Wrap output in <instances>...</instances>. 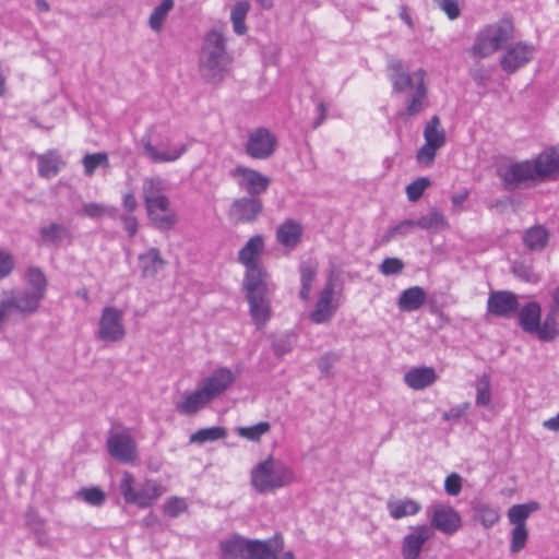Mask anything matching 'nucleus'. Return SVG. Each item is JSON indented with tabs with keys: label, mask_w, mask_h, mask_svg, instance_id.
Segmentation results:
<instances>
[{
	"label": "nucleus",
	"mask_w": 559,
	"mask_h": 559,
	"mask_svg": "<svg viewBox=\"0 0 559 559\" xmlns=\"http://www.w3.org/2000/svg\"><path fill=\"white\" fill-rule=\"evenodd\" d=\"M263 250V237L254 235L238 252V261L246 267L242 288L252 321L258 328L263 326L271 317L270 296L272 289L267 282L269 274L259 263Z\"/></svg>",
	"instance_id": "obj_1"
},
{
	"label": "nucleus",
	"mask_w": 559,
	"mask_h": 559,
	"mask_svg": "<svg viewBox=\"0 0 559 559\" xmlns=\"http://www.w3.org/2000/svg\"><path fill=\"white\" fill-rule=\"evenodd\" d=\"M388 72L394 93H403L409 90L405 110L401 112V116L411 118L423 111L427 100L426 72L418 69L409 73L403 61L394 57L388 58Z\"/></svg>",
	"instance_id": "obj_2"
},
{
	"label": "nucleus",
	"mask_w": 559,
	"mask_h": 559,
	"mask_svg": "<svg viewBox=\"0 0 559 559\" xmlns=\"http://www.w3.org/2000/svg\"><path fill=\"white\" fill-rule=\"evenodd\" d=\"M559 167V155L555 148L546 151L534 160L513 163L499 170L503 187L513 191L526 183H536L545 180Z\"/></svg>",
	"instance_id": "obj_3"
},
{
	"label": "nucleus",
	"mask_w": 559,
	"mask_h": 559,
	"mask_svg": "<svg viewBox=\"0 0 559 559\" xmlns=\"http://www.w3.org/2000/svg\"><path fill=\"white\" fill-rule=\"evenodd\" d=\"M231 58L226 50V37L222 29L212 28L204 37L199 67L201 76L209 83H221L228 71Z\"/></svg>",
	"instance_id": "obj_4"
},
{
	"label": "nucleus",
	"mask_w": 559,
	"mask_h": 559,
	"mask_svg": "<svg viewBox=\"0 0 559 559\" xmlns=\"http://www.w3.org/2000/svg\"><path fill=\"white\" fill-rule=\"evenodd\" d=\"M168 183L162 177H146L142 185V195L147 216L154 227L169 230L177 224V214L171 210L166 195Z\"/></svg>",
	"instance_id": "obj_5"
},
{
	"label": "nucleus",
	"mask_w": 559,
	"mask_h": 559,
	"mask_svg": "<svg viewBox=\"0 0 559 559\" xmlns=\"http://www.w3.org/2000/svg\"><path fill=\"white\" fill-rule=\"evenodd\" d=\"M283 549L281 534L265 540L234 537L221 543L223 559H275Z\"/></svg>",
	"instance_id": "obj_6"
},
{
	"label": "nucleus",
	"mask_w": 559,
	"mask_h": 559,
	"mask_svg": "<svg viewBox=\"0 0 559 559\" xmlns=\"http://www.w3.org/2000/svg\"><path fill=\"white\" fill-rule=\"evenodd\" d=\"M554 308L542 323L540 306L536 301H530L519 307L518 321L521 329L528 334H534L543 342L552 341L557 336L556 309L559 307V288L552 292Z\"/></svg>",
	"instance_id": "obj_7"
},
{
	"label": "nucleus",
	"mask_w": 559,
	"mask_h": 559,
	"mask_svg": "<svg viewBox=\"0 0 559 559\" xmlns=\"http://www.w3.org/2000/svg\"><path fill=\"white\" fill-rule=\"evenodd\" d=\"M294 471L282 461L269 456L251 471V486L259 493L271 492L294 481Z\"/></svg>",
	"instance_id": "obj_8"
},
{
	"label": "nucleus",
	"mask_w": 559,
	"mask_h": 559,
	"mask_svg": "<svg viewBox=\"0 0 559 559\" xmlns=\"http://www.w3.org/2000/svg\"><path fill=\"white\" fill-rule=\"evenodd\" d=\"M119 492L127 503L145 509L153 506L166 492V488L154 479L136 483L130 472H124L119 484Z\"/></svg>",
	"instance_id": "obj_9"
},
{
	"label": "nucleus",
	"mask_w": 559,
	"mask_h": 559,
	"mask_svg": "<svg viewBox=\"0 0 559 559\" xmlns=\"http://www.w3.org/2000/svg\"><path fill=\"white\" fill-rule=\"evenodd\" d=\"M512 37L513 23L511 19L503 17L487 25L477 34L471 52L474 57L486 58L498 51Z\"/></svg>",
	"instance_id": "obj_10"
},
{
	"label": "nucleus",
	"mask_w": 559,
	"mask_h": 559,
	"mask_svg": "<svg viewBox=\"0 0 559 559\" xmlns=\"http://www.w3.org/2000/svg\"><path fill=\"white\" fill-rule=\"evenodd\" d=\"M342 304V293L336 289V275L331 271L324 286L318 294L309 320L314 324H326L334 318Z\"/></svg>",
	"instance_id": "obj_11"
},
{
	"label": "nucleus",
	"mask_w": 559,
	"mask_h": 559,
	"mask_svg": "<svg viewBox=\"0 0 559 559\" xmlns=\"http://www.w3.org/2000/svg\"><path fill=\"white\" fill-rule=\"evenodd\" d=\"M140 144L142 146L143 156L154 164L174 163L180 159L189 148V144L187 143L171 144L169 141H162L157 145H154L150 134L143 135L140 140Z\"/></svg>",
	"instance_id": "obj_12"
},
{
	"label": "nucleus",
	"mask_w": 559,
	"mask_h": 559,
	"mask_svg": "<svg viewBox=\"0 0 559 559\" xmlns=\"http://www.w3.org/2000/svg\"><path fill=\"white\" fill-rule=\"evenodd\" d=\"M124 336L123 311L111 306L105 307L98 322L97 338L116 343L122 341Z\"/></svg>",
	"instance_id": "obj_13"
},
{
	"label": "nucleus",
	"mask_w": 559,
	"mask_h": 559,
	"mask_svg": "<svg viewBox=\"0 0 559 559\" xmlns=\"http://www.w3.org/2000/svg\"><path fill=\"white\" fill-rule=\"evenodd\" d=\"M427 513L431 530L436 528L445 535H453L462 527V518L451 506L433 504L428 508Z\"/></svg>",
	"instance_id": "obj_14"
},
{
	"label": "nucleus",
	"mask_w": 559,
	"mask_h": 559,
	"mask_svg": "<svg viewBox=\"0 0 559 559\" xmlns=\"http://www.w3.org/2000/svg\"><path fill=\"white\" fill-rule=\"evenodd\" d=\"M276 144L275 134L261 127L249 133L245 150L254 159H267L275 152Z\"/></svg>",
	"instance_id": "obj_15"
},
{
	"label": "nucleus",
	"mask_w": 559,
	"mask_h": 559,
	"mask_svg": "<svg viewBox=\"0 0 559 559\" xmlns=\"http://www.w3.org/2000/svg\"><path fill=\"white\" fill-rule=\"evenodd\" d=\"M230 176L249 197L253 198H258V195L264 193L271 183L267 176L246 166L235 167L230 170Z\"/></svg>",
	"instance_id": "obj_16"
},
{
	"label": "nucleus",
	"mask_w": 559,
	"mask_h": 559,
	"mask_svg": "<svg viewBox=\"0 0 559 559\" xmlns=\"http://www.w3.org/2000/svg\"><path fill=\"white\" fill-rule=\"evenodd\" d=\"M1 297L9 302L11 313L15 312L24 317L35 313L44 298L29 289H12L2 292Z\"/></svg>",
	"instance_id": "obj_17"
},
{
	"label": "nucleus",
	"mask_w": 559,
	"mask_h": 559,
	"mask_svg": "<svg viewBox=\"0 0 559 559\" xmlns=\"http://www.w3.org/2000/svg\"><path fill=\"white\" fill-rule=\"evenodd\" d=\"M535 53L533 45L520 41L515 45L507 47L500 59L501 69L508 74H512L520 68L528 63Z\"/></svg>",
	"instance_id": "obj_18"
},
{
	"label": "nucleus",
	"mask_w": 559,
	"mask_h": 559,
	"mask_svg": "<svg viewBox=\"0 0 559 559\" xmlns=\"http://www.w3.org/2000/svg\"><path fill=\"white\" fill-rule=\"evenodd\" d=\"M433 536V531L426 524L411 527L402 540L403 559H418L426 542Z\"/></svg>",
	"instance_id": "obj_19"
},
{
	"label": "nucleus",
	"mask_w": 559,
	"mask_h": 559,
	"mask_svg": "<svg viewBox=\"0 0 559 559\" xmlns=\"http://www.w3.org/2000/svg\"><path fill=\"white\" fill-rule=\"evenodd\" d=\"M262 210L263 204L259 198L242 197L233 202L229 210V217L237 224L252 223L257 221Z\"/></svg>",
	"instance_id": "obj_20"
},
{
	"label": "nucleus",
	"mask_w": 559,
	"mask_h": 559,
	"mask_svg": "<svg viewBox=\"0 0 559 559\" xmlns=\"http://www.w3.org/2000/svg\"><path fill=\"white\" fill-rule=\"evenodd\" d=\"M519 309L518 296L509 290H497L489 294L487 311L496 317L511 318Z\"/></svg>",
	"instance_id": "obj_21"
},
{
	"label": "nucleus",
	"mask_w": 559,
	"mask_h": 559,
	"mask_svg": "<svg viewBox=\"0 0 559 559\" xmlns=\"http://www.w3.org/2000/svg\"><path fill=\"white\" fill-rule=\"evenodd\" d=\"M236 380L234 372L226 368L221 367L213 371V373L200 382L201 389L210 397L211 401L223 394Z\"/></svg>",
	"instance_id": "obj_22"
},
{
	"label": "nucleus",
	"mask_w": 559,
	"mask_h": 559,
	"mask_svg": "<svg viewBox=\"0 0 559 559\" xmlns=\"http://www.w3.org/2000/svg\"><path fill=\"white\" fill-rule=\"evenodd\" d=\"M109 454L119 462L129 463L135 459L136 448L127 433H114L107 440Z\"/></svg>",
	"instance_id": "obj_23"
},
{
	"label": "nucleus",
	"mask_w": 559,
	"mask_h": 559,
	"mask_svg": "<svg viewBox=\"0 0 559 559\" xmlns=\"http://www.w3.org/2000/svg\"><path fill=\"white\" fill-rule=\"evenodd\" d=\"M139 267L144 278H154L166 266L167 261L157 248H150L139 254Z\"/></svg>",
	"instance_id": "obj_24"
},
{
	"label": "nucleus",
	"mask_w": 559,
	"mask_h": 559,
	"mask_svg": "<svg viewBox=\"0 0 559 559\" xmlns=\"http://www.w3.org/2000/svg\"><path fill=\"white\" fill-rule=\"evenodd\" d=\"M38 242L43 246H60L63 241L70 242L72 239L71 229L59 223H49L38 230Z\"/></svg>",
	"instance_id": "obj_25"
},
{
	"label": "nucleus",
	"mask_w": 559,
	"mask_h": 559,
	"mask_svg": "<svg viewBox=\"0 0 559 559\" xmlns=\"http://www.w3.org/2000/svg\"><path fill=\"white\" fill-rule=\"evenodd\" d=\"M210 402V397L199 385L195 391L183 394L182 401L176 404V409L181 415L192 416L204 408Z\"/></svg>",
	"instance_id": "obj_26"
},
{
	"label": "nucleus",
	"mask_w": 559,
	"mask_h": 559,
	"mask_svg": "<svg viewBox=\"0 0 559 559\" xmlns=\"http://www.w3.org/2000/svg\"><path fill=\"white\" fill-rule=\"evenodd\" d=\"M38 175L45 179L56 177L64 167L66 163L57 150H49L44 154L37 155Z\"/></svg>",
	"instance_id": "obj_27"
},
{
	"label": "nucleus",
	"mask_w": 559,
	"mask_h": 559,
	"mask_svg": "<svg viewBox=\"0 0 559 559\" xmlns=\"http://www.w3.org/2000/svg\"><path fill=\"white\" fill-rule=\"evenodd\" d=\"M437 380V373L432 367H416L404 376V382L414 390H424Z\"/></svg>",
	"instance_id": "obj_28"
},
{
	"label": "nucleus",
	"mask_w": 559,
	"mask_h": 559,
	"mask_svg": "<svg viewBox=\"0 0 559 559\" xmlns=\"http://www.w3.org/2000/svg\"><path fill=\"white\" fill-rule=\"evenodd\" d=\"M302 226L295 219H286L277 227L276 239L286 248H295L301 240Z\"/></svg>",
	"instance_id": "obj_29"
},
{
	"label": "nucleus",
	"mask_w": 559,
	"mask_h": 559,
	"mask_svg": "<svg viewBox=\"0 0 559 559\" xmlns=\"http://www.w3.org/2000/svg\"><path fill=\"white\" fill-rule=\"evenodd\" d=\"M426 301V292L420 286H412L404 289L397 300L401 311L413 312L420 309Z\"/></svg>",
	"instance_id": "obj_30"
},
{
	"label": "nucleus",
	"mask_w": 559,
	"mask_h": 559,
	"mask_svg": "<svg viewBox=\"0 0 559 559\" xmlns=\"http://www.w3.org/2000/svg\"><path fill=\"white\" fill-rule=\"evenodd\" d=\"M386 508L391 518L394 520L415 515L421 510L420 503L411 498L390 500L388 501Z\"/></svg>",
	"instance_id": "obj_31"
},
{
	"label": "nucleus",
	"mask_w": 559,
	"mask_h": 559,
	"mask_svg": "<svg viewBox=\"0 0 559 559\" xmlns=\"http://www.w3.org/2000/svg\"><path fill=\"white\" fill-rule=\"evenodd\" d=\"M425 143L440 150L445 144V132L438 116H432L424 129Z\"/></svg>",
	"instance_id": "obj_32"
},
{
	"label": "nucleus",
	"mask_w": 559,
	"mask_h": 559,
	"mask_svg": "<svg viewBox=\"0 0 559 559\" xmlns=\"http://www.w3.org/2000/svg\"><path fill=\"white\" fill-rule=\"evenodd\" d=\"M415 224L424 230L440 231L449 227L445 216L436 207H431L428 214L420 216Z\"/></svg>",
	"instance_id": "obj_33"
},
{
	"label": "nucleus",
	"mask_w": 559,
	"mask_h": 559,
	"mask_svg": "<svg viewBox=\"0 0 559 559\" xmlns=\"http://www.w3.org/2000/svg\"><path fill=\"white\" fill-rule=\"evenodd\" d=\"M475 513V520L480 524L489 528L500 520V510L497 507L485 502H477L473 507Z\"/></svg>",
	"instance_id": "obj_34"
},
{
	"label": "nucleus",
	"mask_w": 559,
	"mask_h": 559,
	"mask_svg": "<svg viewBox=\"0 0 559 559\" xmlns=\"http://www.w3.org/2000/svg\"><path fill=\"white\" fill-rule=\"evenodd\" d=\"M548 238V231L543 226L537 225L525 231L523 241L527 249L532 251H540L547 245Z\"/></svg>",
	"instance_id": "obj_35"
},
{
	"label": "nucleus",
	"mask_w": 559,
	"mask_h": 559,
	"mask_svg": "<svg viewBox=\"0 0 559 559\" xmlns=\"http://www.w3.org/2000/svg\"><path fill=\"white\" fill-rule=\"evenodd\" d=\"M539 504L531 501L523 504H514L508 511V519L513 526H526L525 521L527 518L538 510Z\"/></svg>",
	"instance_id": "obj_36"
},
{
	"label": "nucleus",
	"mask_w": 559,
	"mask_h": 559,
	"mask_svg": "<svg viewBox=\"0 0 559 559\" xmlns=\"http://www.w3.org/2000/svg\"><path fill=\"white\" fill-rule=\"evenodd\" d=\"M250 11V3L247 0L238 1L231 9L230 21L233 24L234 32L242 36L247 33L246 17Z\"/></svg>",
	"instance_id": "obj_37"
},
{
	"label": "nucleus",
	"mask_w": 559,
	"mask_h": 559,
	"mask_svg": "<svg viewBox=\"0 0 559 559\" xmlns=\"http://www.w3.org/2000/svg\"><path fill=\"white\" fill-rule=\"evenodd\" d=\"M226 436L227 431L225 428L215 426L197 430L190 436L189 441L190 443L204 444L224 439Z\"/></svg>",
	"instance_id": "obj_38"
},
{
	"label": "nucleus",
	"mask_w": 559,
	"mask_h": 559,
	"mask_svg": "<svg viewBox=\"0 0 559 559\" xmlns=\"http://www.w3.org/2000/svg\"><path fill=\"white\" fill-rule=\"evenodd\" d=\"M174 0H163L151 13L148 25L154 32H160L164 21L174 8Z\"/></svg>",
	"instance_id": "obj_39"
},
{
	"label": "nucleus",
	"mask_w": 559,
	"mask_h": 559,
	"mask_svg": "<svg viewBox=\"0 0 559 559\" xmlns=\"http://www.w3.org/2000/svg\"><path fill=\"white\" fill-rule=\"evenodd\" d=\"M26 282L29 290L36 295L45 297L47 290V278L44 272L38 267H29L26 272Z\"/></svg>",
	"instance_id": "obj_40"
},
{
	"label": "nucleus",
	"mask_w": 559,
	"mask_h": 559,
	"mask_svg": "<svg viewBox=\"0 0 559 559\" xmlns=\"http://www.w3.org/2000/svg\"><path fill=\"white\" fill-rule=\"evenodd\" d=\"M317 276V270L310 264H301L300 266V292L299 298L307 301L310 297L312 284Z\"/></svg>",
	"instance_id": "obj_41"
},
{
	"label": "nucleus",
	"mask_w": 559,
	"mask_h": 559,
	"mask_svg": "<svg viewBox=\"0 0 559 559\" xmlns=\"http://www.w3.org/2000/svg\"><path fill=\"white\" fill-rule=\"evenodd\" d=\"M82 164L84 167L85 175L92 176L98 167H108L109 159L106 153L98 152L93 154H86L82 159Z\"/></svg>",
	"instance_id": "obj_42"
},
{
	"label": "nucleus",
	"mask_w": 559,
	"mask_h": 559,
	"mask_svg": "<svg viewBox=\"0 0 559 559\" xmlns=\"http://www.w3.org/2000/svg\"><path fill=\"white\" fill-rule=\"evenodd\" d=\"M491 402V383L490 376L481 374L476 383V404L478 406H488Z\"/></svg>",
	"instance_id": "obj_43"
},
{
	"label": "nucleus",
	"mask_w": 559,
	"mask_h": 559,
	"mask_svg": "<svg viewBox=\"0 0 559 559\" xmlns=\"http://www.w3.org/2000/svg\"><path fill=\"white\" fill-rule=\"evenodd\" d=\"M415 219H404L401 223L390 227L382 236L383 242H390L397 236H406L416 228Z\"/></svg>",
	"instance_id": "obj_44"
},
{
	"label": "nucleus",
	"mask_w": 559,
	"mask_h": 559,
	"mask_svg": "<svg viewBox=\"0 0 559 559\" xmlns=\"http://www.w3.org/2000/svg\"><path fill=\"white\" fill-rule=\"evenodd\" d=\"M81 214L90 218H98L104 215L116 217L117 210L96 202H90L83 204Z\"/></svg>",
	"instance_id": "obj_45"
},
{
	"label": "nucleus",
	"mask_w": 559,
	"mask_h": 559,
	"mask_svg": "<svg viewBox=\"0 0 559 559\" xmlns=\"http://www.w3.org/2000/svg\"><path fill=\"white\" fill-rule=\"evenodd\" d=\"M271 426L266 421H261L248 427H239L237 432L240 437L250 441H259L260 438L270 430Z\"/></svg>",
	"instance_id": "obj_46"
},
{
	"label": "nucleus",
	"mask_w": 559,
	"mask_h": 559,
	"mask_svg": "<svg viewBox=\"0 0 559 559\" xmlns=\"http://www.w3.org/2000/svg\"><path fill=\"white\" fill-rule=\"evenodd\" d=\"M76 496L94 507H100L106 501L105 492L98 487L82 488L76 492Z\"/></svg>",
	"instance_id": "obj_47"
},
{
	"label": "nucleus",
	"mask_w": 559,
	"mask_h": 559,
	"mask_svg": "<svg viewBox=\"0 0 559 559\" xmlns=\"http://www.w3.org/2000/svg\"><path fill=\"white\" fill-rule=\"evenodd\" d=\"M430 186V180L426 177H420L406 187V195L411 202H416L420 199L424 191Z\"/></svg>",
	"instance_id": "obj_48"
},
{
	"label": "nucleus",
	"mask_w": 559,
	"mask_h": 559,
	"mask_svg": "<svg viewBox=\"0 0 559 559\" xmlns=\"http://www.w3.org/2000/svg\"><path fill=\"white\" fill-rule=\"evenodd\" d=\"M528 533L526 526H514L511 532L510 550L512 554L520 552L526 544Z\"/></svg>",
	"instance_id": "obj_49"
},
{
	"label": "nucleus",
	"mask_w": 559,
	"mask_h": 559,
	"mask_svg": "<svg viewBox=\"0 0 559 559\" xmlns=\"http://www.w3.org/2000/svg\"><path fill=\"white\" fill-rule=\"evenodd\" d=\"M163 509L168 516L177 518L188 509V504L183 498L171 497L165 501Z\"/></svg>",
	"instance_id": "obj_50"
},
{
	"label": "nucleus",
	"mask_w": 559,
	"mask_h": 559,
	"mask_svg": "<svg viewBox=\"0 0 559 559\" xmlns=\"http://www.w3.org/2000/svg\"><path fill=\"white\" fill-rule=\"evenodd\" d=\"M403 269L404 262L399 258H385L379 267L380 272L386 276L399 274Z\"/></svg>",
	"instance_id": "obj_51"
},
{
	"label": "nucleus",
	"mask_w": 559,
	"mask_h": 559,
	"mask_svg": "<svg viewBox=\"0 0 559 559\" xmlns=\"http://www.w3.org/2000/svg\"><path fill=\"white\" fill-rule=\"evenodd\" d=\"M433 3L443 11L450 20H455L460 16L461 9L457 0H432Z\"/></svg>",
	"instance_id": "obj_52"
},
{
	"label": "nucleus",
	"mask_w": 559,
	"mask_h": 559,
	"mask_svg": "<svg viewBox=\"0 0 559 559\" xmlns=\"http://www.w3.org/2000/svg\"><path fill=\"white\" fill-rule=\"evenodd\" d=\"M444 490L450 496H457L462 490V478L459 474L452 473L444 480Z\"/></svg>",
	"instance_id": "obj_53"
},
{
	"label": "nucleus",
	"mask_w": 559,
	"mask_h": 559,
	"mask_svg": "<svg viewBox=\"0 0 559 559\" xmlns=\"http://www.w3.org/2000/svg\"><path fill=\"white\" fill-rule=\"evenodd\" d=\"M437 151V147L429 146V144L425 143L417 152V162L425 165H431L435 160Z\"/></svg>",
	"instance_id": "obj_54"
},
{
	"label": "nucleus",
	"mask_w": 559,
	"mask_h": 559,
	"mask_svg": "<svg viewBox=\"0 0 559 559\" xmlns=\"http://www.w3.org/2000/svg\"><path fill=\"white\" fill-rule=\"evenodd\" d=\"M14 267V261L9 253L0 251V280L8 276Z\"/></svg>",
	"instance_id": "obj_55"
},
{
	"label": "nucleus",
	"mask_w": 559,
	"mask_h": 559,
	"mask_svg": "<svg viewBox=\"0 0 559 559\" xmlns=\"http://www.w3.org/2000/svg\"><path fill=\"white\" fill-rule=\"evenodd\" d=\"M336 360V356L334 354H326L322 356L318 362V368L322 374L329 376L331 373V369Z\"/></svg>",
	"instance_id": "obj_56"
},
{
	"label": "nucleus",
	"mask_w": 559,
	"mask_h": 559,
	"mask_svg": "<svg viewBox=\"0 0 559 559\" xmlns=\"http://www.w3.org/2000/svg\"><path fill=\"white\" fill-rule=\"evenodd\" d=\"M120 219L123 224V227L126 231L129 234L130 237L135 236L138 231V221L136 218L131 214H123L120 216Z\"/></svg>",
	"instance_id": "obj_57"
},
{
	"label": "nucleus",
	"mask_w": 559,
	"mask_h": 559,
	"mask_svg": "<svg viewBox=\"0 0 559 559\" xmlns=\"http://www.w3.org/2000/svg\"><path fill=\"white\" fill-rule=\"evenodd\" d=\"M512 200L510 198L497 199L488 204L490 210H496L498 213H504L511 205Z\"/></svg>",
	"instance_id": "obj_58"
},
{
	"label": "nucleus",
	"mask_w": 559,
	"mask_h": 559,
	"mask_svg": "<svg viewBox=\"0 0 559 559\" xmlns=\"http://www.w3.org/2000/svg\"><path fill=\"white\" fill-rule=\"evenodd\" d=\"M123 207L129 212V214L133 213L138 207V202L133 193H126L122 197Z\"/></svg>",
	"instance_id": "obj_59"
},
{
	"label": "nucleus",
	"mask_w": 559,
	"mask_h": 559,
	"mask_svg": "<svg viewBox=\"0 0 559 559\" xmlns=\"http://www.w3.org/2000/svg\"><path fill=\"white\" fill-rule=\"evenodd\" d=\"M317 111L319 114V117L318 119L314 121L313 123V128H318L323 121L324 119L326 118V115H328V108L326 106L324 105V103H319L318 106H317Z\"/></svg>",
	"instance_id": "obj_60"
},
{
	"label": "nucleus",
	"mask_w": 559,
	"mask_h": 559,
	"mask_svg": "<svg viewBox=\"0 0 559 559\" xmlns=\"http://www.w3.org/2000/svg\"><path fill=\"white\" fill-rule=\"evenodd\" d=\"M468 192L466 190H463L462 192L455 193L452 195L451 201L453 206L457 207L461 206L464 201L467 199Z\"/></svg>",
	"instance_id": "obj_61"
},
{
	"label": "nucleus",
	"mask_w": 559,
	"mask_h": 559,
	"mask_svg": "<svg viewBox=\"0 0 559 559\" xmlns=\"http://www.w3.org/2000/svg\"><path fill=\"white\" fill-rule=\"evenodd\" d=\"M544 426L550 430H559V414L544 421Z\"/></svg>",
	"instance_id": "obj_62"
},
{
	"label": "nucleus",
	"mask_w": 559,
	"mask_h": 559,
	"mask_svg": "<svg viewBox=\"0 0 559 559\" xmlns=\"http://www.w3.org/2000/svg\"><path fill=\"white\" fill-rule=\"evenodd\" d=\"M35 5L39 12H48L50 10V5L46 0H36Z\"/></svg>",
	"instance_id": "obj_63"
},
{
	"label": "nucleus",
	"mask_w": 559,
	"mask_h": 559,
	"mask_svg": "<svg viewBox=\"0 0 559 559\" xmlns=\"http://www.w3.org/2000/svg\"><path fill=\"white\" fill-rule=\"evenodd\" d=\"M27 524H28L33 530H35V531H41V530H43V527H44V523H43V521H41V520H39V519H36V520H35V519H34V520H31V519H29V520L27 521Z\"/></svg>",
	"instance_id": "obj_64"
}]
</instances>
